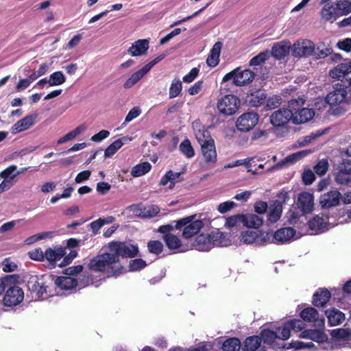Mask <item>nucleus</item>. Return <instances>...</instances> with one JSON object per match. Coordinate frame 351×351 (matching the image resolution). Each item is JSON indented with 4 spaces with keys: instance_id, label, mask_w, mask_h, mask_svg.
<instances>
[{
    "instance_id": "obj_1",
    "label": "nucleus",
    "mask_w": 351,
    "mask_h": 351,
    "mask_svg": "<svg viewBox=\"0 0 351 351\" xmlns=\"http://www.w3.org/2000/svg\"><path fill=\"white\" fill-rule=\"evenodd\" d=\"M301 221H294V225ZM337 223L331 224L329 221H307L302 227L296 226L298 230L293 227H281L274 231L275 244L278 245H287L301 238L302 236L322 234L337 226Z\"/></svg>"
},
{
    "instance_id": "obj_2",
    "label": "nucleus",
    "mask_w": 351,
    "mask_h": 351,
    "mask_svg": "<svg viewBox=\"0 0 351 351\" xmlns=\"http://www.w3.org/2000/svg\"><path fill=\"white\" fill-rule=\"evenodd\" d=\"M116 263L112 252H106L90 259L88 268L95 271L106 272L108 278L117 277L123 273L124 267L121 264Z\"/></svg>"
},
{
    "instance_id": "obj_3",
    "label": "nucleus",
    "mask_w": 351,
    "mask_h": 351,
    "mask_svg": "<svg viewBox=\"0 0 351 351\" xmlns=\"http://www.w3.org/2000/svg\"><path fill=\"white\" fill-rule=\"evenodd\" d=\"M231 243L229 234L217 228L209 234L202 233L197 235L193 245L199 251L207 252L214 247H227Z\"/></svg>"
},
{
    "instance_id": "obj_4",
    "label": "nucleus",
    "mask_w": 351,
    "mask_h": 351,
    "mask_svg": "<svg viewBox=\"0 0 351 351\" xmlns=\"http://www.w3.org/2000/svg\"><path fill=\"white\" fill-rule=\"evenodd\" d=\"M321 4L323 5L320 10L321 18L330 23L351 12V0H337Z\"/></svg>"
},
{
    "instance_id": "obj_5",
    "label": "nucleus",
    "mask_w": 351,
    "mask_h": 351,
    "mask_svg": "<svg viewBox=\"0 0 351 351\" xmlns=\"http://www.w3.org/2000/svg\"><path fill=\"white\" fill-rule=\"evenodd\" d=\"M108 248L117 263L119 262V257L132 258L139 252L138 245L130 241H111L108 243Z\"/></svg>"
},
{
    "instance_id": "obj_6",
    "label": "nucleus",
    "mask_w": 351,
    "mask_h": 351,
    "mask_svg": "<svg viewBox=\"0 0 351 351\" xmlns=\"http://www.w3.org/2000/svg\"><path fill=\"white\" fill-rule=\"evenodd\" d=\"M254 74L249 69L241 70L237 68L226 74L223 77V82L232 80V84L237 86H242L252 82Z\"/></svg>"
},
{
    "instance_id": "obj_7",
    "label": "nucleus",
    "mask_w": 351,
    "mask_h": 351,
    "mask_svg": "<svg viewBox=\"0 0 351 351\" xmlns=\"http://www.w3.org/2000/svg\"><path fill=\"white\" fill-rule=\"evenodd\" d=\"M241 105L240 99L234 95H227L218 100L217 108L224 116H230L237 112Z\"/></svg>"
},
{
    "instance_id": "obj_8",
    "label": "nucleus",
    "mask_w": 351,
    "mask_h": 351,
    "mask_svg": "<svg viewBox=\"0 0 351 351\" xmlns=\"http://www.w3.org/2000/svg\"><path fill=\"white\" fill-rule=\"evenodd\" d=\"M175 228L182 231V237L189 239L197 235L204 226L203 221H176Z\"/></svg>"
},
{
    "instance_id": "obj_9",
    "label": "nucleus",
    "mask_w": 351,
    "mask_h": 351,
    "mask_svg": "<svg viewBox=\"0 0 351 351\" xmlns=\"http://www.w3.org/2000/svg\"><path fill=\"white\" fill-rule=\"evenodd\" d=\"M50 280V277L47 275L32 276L27 282L28 289L32 293L35 294L37 299L42 298L44 293H47L48 288L47 280Z\"/></svg>"
},
{
    "instance_id": "obj_10",
    "label": "nucleus",
    "mask_w": 351,
    "mask_h": 351,
    "mask_svg": "<svg viewBox=\"0 0 351 351\" xmlns=\"http://www.w3.org/2000/svg\"><path fill=\"white\" fill-rule=\"evenodd\" d=\"M17 283L9 286L3 297V304L6 306H14L20 304L24 298V293Z\"/></svg>"
},
{
    "instance_id": "obj_11",
    "label": "nucleus",
    "mask_w": 351,
    "mask_h": 351,
    "mask_svg": "<svg viewBox=\"0 0 351 351\" xmlns=\"http://www.w3.org/2000/svg\"><path fill=\"white\" fill-rule=\"evenodd\" d=\"M291 51L295 57H307L313 55L315 45L310 40H299L293 45Z\"/></svg>"
},
{
    "instance_id": "obj_12",
    "label": "nucleus",
    "mask_w": 351,
    "mask_h": 351,
    "mask_svg": "<svg viewBox=\"0 0 351 351\" xmlns=\"http://www.w3.org/2000/svg\"><path fill=\"white\" fill-rule=\"evenodd\" d=\"M264 221H226L225 227L230 229V234H237L243 228L257 229L263 225Z\"/></svg>"
},
{
    "instance_id": "obj_13",
    "label": "nucleus",
    "mask_w": 351,
    "mask_h": 351,
    "mask_svg": "<svg viewBox=\"0 0 351 351\" xmlns=\"http://www.w3.org/2000/svg\"><path fill=\"white\" fill-rule=\"evenodd\" d=\"M257 114L250 112L241 114L237 121L236 125L239 130L247 132L252 130L258 123Z\"/></svg>"
},
{
    "instance_id": "obj_14",
    "label": "nucleus",
    "mask_w": 351,
    "mask_h": 351,
    "mask_svg": "<svg viewBox=\"0 0 351 351\" xmlns=\"http://www.w3.org/2000/svg\"><path fill=\"white\" fill-rule=\"evenodd\" d=\"M292 119L293 112L288 108H280L270 116V122L275 127L283 126L289 121L292 122Z\"/></svg>"
},
{
    "instance_id": "obj_15",
    "label": "nucleus",
    "mask_w": 351,
    "mask_h": 351,
    "mask_svg": "<svg viewBox=\"0 0 351 351\" xmlns=\"http://www.w3.org/2000/svg\"><path fill=\"white\" fill-rule=\"evenodd\" d=\"M347 95L346 88L342 84H337L333 90L328 94L326 99L330 105L335 106L345 101Z\"/></svg>"
},
{
    "instance_id": "obj_16",
    "label": "nucleus",
    "mask_w": 351,
    "mask_h": 351,
    "mask_svg": "<svg viewBox=\"0 0 351 351\" xmlns=\"http://www.w3.org/2000/svg\"><path fill=\"white\" fill-rule=\"evenodd\" d=\"M128 209L132 211L136 217L142 218L154 217L160 211L159 208L155 205H149L143 208L132 205Z\"/></svg>"
},
{
    "instance_id": "obj_17",
    "label": "nucleus",
    "mask_w": 351,
    "mask_h": 351,
    "mask_svg": "<svg viewBox=\"0 0 351 351\" xmlns=\"http://www.w3.org/2000/svg\"><path fill=\"white\" fill-rule=\"evenodd\" d=\"M298 206L304 213H311L314 206V197L309 192H302L298 197Z\"/></svg>"
},
{
    "instance_id": "obj_18",
    "label": "nucleus",
    "mask_w": 351,
    "mask_h": 351,
    "mask_svg": "<svg viewBox=\"0 0 351 351\" xmlns=\"http://www.w3.org/2000/svg\"><path fill=\"white\" fill-rule=\"evenodd\" d=\"M202 154L207 163L214 164L217 161V151L215 141L210 139L206 143L201 145Z\"/></svg>"
},
{
    "instance_id": "obj_19",
    "label": "nucleus",
    "mask_w": 351,
    "mask_h": 351,
    "mask_svg": "<svg viewBox=\"0 0 351 351\" xmlns=\"http://www.w3.org/2000/svg\"><path fill=\"white\" fill-rule=\"evenodd\" d=\"M149 49V40L140 39L134 42L128 49V53L132 56H142L147 53Z\"/></svg>"
},
{
    "instance_id": "obj_20",
    "label": "nucleus",
    "mask_w": 351,
    "mask_h": 351,
    "mask_svg": "<svg viewBox=\"0 0 351 351\" xmlns=\"http://www.w3.org/2000/svg\"><path fill=\"white\" fill-rule=\"evenodd\" d=\"M341 195L337 191H331L323 194L320 197V204L323 208H330L337 206L339 203Z\"/></svg>"
},
{
    "instance_id": "obj_21",
    "label": "nucleus",
    "mask_w": 351,
    "mask_h": 351,
    "mask_svg": "<svg viewBox=\"0 0 351 351\" xmlns=\"http://www.w3.org/2000/svg\"><path fill=\"white\" fill-rule=\"evenodd\" d=\"M193 128L196 139L200 145L209 141L210 139H213L209 132L200 122L197 121H194L193 123Z\"/></svg>"
},
{
    "instance_id": "obj_22",
    "label": "nucleus",
    "mask_w": 351,
    "mask_h": 351,
    "mask_svg": "<svg viewBox=\"0 0 351 351\" xmlns=\"http://www.w3.org/2000/svg\"><path fill=\"white\" fill-rule=\"evenodd\" d=\"M330 292L326 288H319L313 295L312 303L315 306L322 307L330 300Z\"/></svg>"
},
{
    "instance_id": "obj_23",
    "label": "nucleus",
    "mask_w": 351,
    "mask_h": 351,
    "mask_svg": "<svg viewBox=\"0 0 351 351\" xmlns=\"http://www.w3.org/2000/svg\"><path fill=\"white\" fill-rule=\"evenodd\" d=\"M315 115L312 109L303 108L294 113L293 112L292 123L294 124H302L311 120Z\"/></svg>"
},
{
    "instance_id": "obj_24",
    "label": "nucleus",
    "mask_w": 351,
    "mask_h": 351,
    "mask_svg": "<svg viewBox=\"0 0 351 351\" xmlns=\"http://www.w3.org/2000/svg\"><path fill=\"white\" fill-rule=\"evenodd\" d=\"M65 247L60 246H56L53 248L48 247L45 251V259L51 263L56 264L58 261L65 256Z\"/></svg>"
},
{
    "instance_id": "obj_25",
    "label": "nucleus",
    "mask_w": 351,
    "mask_h": 351,
    "mask_svg": "<svg viewBox=\"0 0 351 351\" xmlns=\"http://www.w3.org/2000/svg\"><path fill=\"white\" fill-rule=\"evenodd\" d=\"M325 314L328 318V324L335 326L341 324L345 320V315L337 308L327 309Z\"/></svg>"
},
{
    "instance_id": "obj_26",
    "label": "nucleus",
    "mask_w": 351,
    "mask_h": 351,
    "mask_svg": "<svg viewBox=\"0 0 351 351\" xmlns=\"http://www.w3.org/2000/svg\"><path fill=\"white\" fill-rule=\"evenodd\" d=\"M351 72V63L342 62L329 71V75L334 79L340 80Z\"/></svg>"
},
{
    "instance_id": "obj_27",
    "label": "nucleus",
    "mask_w": 351,
    "mask_h": 351,
    "mask_svg": "<svg viewBox=\"0 0 351 351\" xmlns=\"http://www.w3.org/2000/svg\"><path fill=\"white\" fill-rule=\"evenodd\" d=\"M56 285L62 290H71L78 285V280L71 276H58L55 280Z\"/></svg>"
},
{
    "instance_id": "obj_28",
    "label": "nucleus",
    "mask_w": 351,
    "mask_h": 351,
    "mask_svg": "<svg viewBox=\"0 0 351 351\" xmlns=\"http://www.w3.org/2000/svg\"><path fill=\"white\" fill-rule=\"evenodd\" d=\"M36 117V115H28L18 121L12 127V132L16 134L29 129L34 125Z\"/></svg>"
},
{
    "instance_id": "obj_29",
    "label": "nucleus",
    "mask_w": 351,
    "mask_h": 351,
    "mask_svg": "<svg viewBox=\"0 0 351 351\" xmlns=\"http://www.w3.org/2000/svg\"><path fill=\"white\" fill-rule=\"evenodd\" d=\"M258 228V245L263 246L269 243L275 244L274 231L270 228Z\"/></svg>"
},
{
    "instance_id": "obj_30",
    "label": "nucleus",
    "mask_w": 351,
    "mask_h": 351,
    "mask_svg": "<svg viewBox=\"0 0 351 351\" xmlns=\"http://www.w3.org/2000/svg\"><path fill=\"white\" fill-rule=\"evenodd\" d=\"M290 48L291 43L289 41L276 43L272 47L271 54L276 59H282L288 55Z\"/></svg>"
},
{
    "instance_id": "obj_31",
    "label": "nucleus",
    "mask_w": 351,
    "mask_h": 351,
    "mask_svg": "<svg viewBox=\"0 0 351 351\" xmlns=\"http://www.w3.org/2000/svg\"><path fill=\"white\" fill-rule=\"evenodd\" d=\"M282 202L278 199L271 200L268 207V219H280L282 214Z\"/></svg>"
},
{
    "instance_id": "obj_32",
    "label": "nucleus",
    "mask_w": 351,
    "mask_h": 351,
    "mask_svg": "<svg viewBox=\"0 0 351 351\" xmlns=\"http://www.w3.org/2000/svg\"><path fill=\"white\" fill-rule=\"evenodd\" d=\"M301 337L317 343H324L328 339L327 335L323 331L317 329L305 330L302 332Z\"/></svg>"
},
{
    "instance_id": "obj_33",
    "label": "nucleus",
    "mask_w": 351,
    "mask_h": 351,
    "mask_svg": "<svg viewBox=\"0 0 351 351\" xmlns=\"http://www.w3.org/2000/svg\"><path fill=\"white\" fill-rule=\"evenodd\" d=\"M221 47L222 44L220 42H217L213 45L206 60V63L209 66L215 67L218 64Z\"/></svg>"
},
{
    "instance_id": "obj_34",
    "label": "nucleus",
    "mask_w": 351,
    "mask_h": 351,
    "mask_svg": "<svg viewBox=\"0 0 351 351\" xmlns=\"http://www.w3.org/2000/svg\"><path fill=\"white\" fill-rule=\"evenodd\" d=\"M182 172H173L171 170L168 171L161 178L160 184L162 186L167 185L169 182L170 183L169 188L173 189L176 182L181 181L180 178Z\"/></svg>"
},
{
    "instance_id": "obj_35",
    "label": "nucleus",
    "mask_w": 351,
    "mask_h": 351,
    "mask_svg": "<svg viewBox=\"0 0 351 351\" xmlns=\"http://www.w3.org/2000/svg\"><path fill=\"white\" fill-rule=\"evenodd\" d=\"M261 338L257 335L247 337L241 344L242 351H256L261 346Z\"/></svg>"
},
{
    "instance_id": "obj_36",
    "label": "nucleus",
    "mask_w": 351,
    "mask_h": 351,
    "mask_svg": "<svg viewBox=\"0 0 351 351\" xmlns=\"http://www.w3.org/2000/svg\"><path fill=\"white\" fill-rule=\"evenodd\" d=\"M148 71L143 66L138 71L134 72L123 84V88L128 89L134 86L147 73Z\"/></svg>"
},
{
    "instance_id": "obj_37",
    "label": "nucleus",
    "mask_w": 351,
    "mask_h": 351,
    "mask_svg": "<svg viewBox=\"0 0 351 351\" xmlns=\"http://www.w3.org/2000/svg\"><path fill=\"white\" fill-rule=\"evenodd\" d=\"M300 317L304 322H315L318 319L319 313L314 307L308 306L300 312Z\"/></svg>"
},
{
    "instance_id": "obj_38",
    "label": "nucleus",
    "mask_w": 351,
    "mask_h": 351,
    "mask_svg": "<svg viewBox=\"0 0 351 351\" xmlns=\"http://www.w3.org/2000/svg\"><path fill=\"white\" fill-rule=\"evenodd\" d=\"M241 348V343L237 337H229L224 341L221 349L223 351H239Z\"/></svg>"
},
{
    "instance_id": "obj_39",
    "label": "nucleus",
    "mask_w": 351,
    "mask_h": 351,
    "mask_svg": "<svg viewBox=\"0 0 351 351\" xmlns=\"http://www.w3.org/2000/svg\"><path fill=\"white\" fill-rule=\"evenodd\" d=\"M241 241L245 244L255 243L258 245V228L256 230H245L241 232Z\"/></svg>"
},
{
    "instance_id": "obj_40",
    "label": "nucleus",
    "mask_w": 351,
    "mask_h": 351,
    "mask_svg": "<svg viewBox=\"0 0 351 351\" xmlns=\"http://www.w3.org/2000/svg\"><path fill=\"white\" fill-rule=\"evenodd\" d=\"M19 276L16 274H10L0 278V295H1L5 289L12 286L14 283H17Z\"/></svg>"
},
{
    "instance_id": "obj_41",
    "label": "nucleus",
    "mask_w": 351,
    "mask_h": 351,
    "mask_svg": "<svg viewBox=\"0 0 351 351\" xmlns=\"http://www.w3.org/2000/svg\"><path fill=\"white\" fill-rule=\"evenodd\" d=\"M162 239L169 250H177L182 245L180 239L173 234H166Z\"/></svg>"
},
{
    "instance_id": "obj_42",
    "label": "nucleus",
    "mask_w": 351,
    "mask_h": 351,
    "mask_svg": "<svg viewBox=\"0 0 351 351\" xmlns=\"http://www.w3.org/2000/svg\"><path fill=\"white\" fill-rule=\"evenodd\" d=\"M152 165L148 162L138 164L135 165L131 171L133 177H140L148 173L151 169Z\"/></svg>"
},
{
    "instance_id": "obj_43",
    "label": "nucleus",
    "mask_w": 351,
    "mask_h": 351,
    "mask_svg": "<svg viewBox=\"0 0 351 351\" xmlns=\"http://www.w3.org/2000/svg\"><path fill=\"white\" fill-rule=\"evenodd\" d=\"M66 82V77L62 71H56L49 75L48 84L49 86H56L63 84Z\"/></svg>"
},
{
    "instance_id": "obj_44",
    "label": "nucleus",
    "mask_w": 351,
    "mask_h": 351,
    "mask_svg": "<svg viewBox=\"0 0 351 351\" xmlns=\"http://www.w3.org/2000/svg\"><path fill=\"white\" fill-rule=\"evenodd\" d=\"M179 149L187 158L195 156V151L189 139L184 140L179 145Z\"/></svg>"
},
{
    "instance_id": "obj_45",
    "label": "nucleus",
    "mask_w": 351,
    "mask_h": 351,
    "mask_svg": "<svg viewBox=\"0 0 351 351\" xmlns=\"http://www.w3.org/2000/svg\"><path fill=\"white\" fill-rule=\"evenodd\" d=\"M17 167L14 165H10L5 169L0 172V177L2 179H8L10 181H14L16 176L21 174V172H16Z\"/></svg>"
},
{
    "instance_id": "obj_46",
    "label": "nucleus",
    "mask_w": 351,
    "mask_h": 351,
    "mask_svg": "<svg viewBox=\"0 0 351 351\" xmlns=\"http://www.w3.org/2000/svg\"><path fill=\"white\" fill-rule=\"evenodd\" d=\"M291 330L287 322H285L282 326L276 328L277 338L281 340H287L291 336Z\"/></svg>"
},
{
    "instance_id": "obj_47",
    "label": "nucleus",
    "mask_w": 351,
    "mask_h": 351,
    "mask_svg": "<svg viewBox=\"0 0 351 351\" xmlns=\"http://www.w3.org/2000/svg\"><path fill=\"white\" fill-rule=\"evenodd\" d=\"M311 153L310 150H302L300 152H298L296 153H294L289 156H287L284 161L281 162V164H279V165H283L285 163H293L296 161L300 160L304 156H307Z\"/></svg>"
},
{
    "instance_id": "obj_48",
    "label": "nucleus",
    "mask_w": 351,
    "mask_h": 351,
    "mask_svg": "<svg viewBox=\"0 0 351 351\" xmlns=\"http://www.w3.org/2000/svg\"><path fill=\"white\" fill-rule=\"evenodd\" d=\"M261 339L264 341V343L267 344H272L276 339H277V335L276 330H272L270 329H264L261 332Z\"/></svg>"
},
{
    "instance_id": "obj_49",
    "label": "nucleus",
    "mask_w": 351,
    "mask_h": 351,
    "mask_svg": "<svg viewBox=\"0 0 351 351\" xmlns=\"http://www.w3.org/2000/svg\"><path fill=\"white\" fill-rule=\"evenodd\" d=\"M147 266L146 261L142 258L132 259L129 262V271H137L144 269Z\"/></svg>"
},
{
    "instance_id": "obj_50",
    "label": "nucleus",
    "mask_w": 351,
    "mask_h": 351,
    "mask_svg": "<svg viewBox=\"0 0 351 351\" xmlns=\"http://www.w3.org/2000/svg\"><path fill=\"white\" fill-rule=\"evenodd\" d=\"M123 146L122 141L116 140L111 143L104 152V157L110 158L112 156Z\"/></svg>"
},
{
    "instance_id": "obj_51",
    "label": "nucleus",
    "mask_w": 351,
    "mask_h": 351,
    "mask_svg": "<svg viewBox=\"0 0 351 351\" xmlns=\"http://www.w3.org/2000/svg\"><path fill=\"white\" fill-rule=\"evenodd\" d=\"M147 248L150 253L158 255L163 250V244L157 240L149 241L147 243Z\"/></svg>"
},
{
    "instance_id": "obj_52",
    "label": "nucleus",
    "mask_w": 351,
    "mask_h": 351,
    "mask_svg": "<svg viewBox=\"0 0 351 351\" xmlns=\"http://www.w3.org/2000/svg\"><path fill=\"white\" fill-rule=\"evenodd\" d=\"M269 58V53L267 51L261 52L257 56L252 58L250 61V66H259L263 64Z\"/></svg>"
},
{
    "instance_id": "obj_53",
    "label": "nucleus",
    "mask_w": 351,
    "mask_h": 351,
    "mask_svg": "<svg viewBox=\"0 0 351 351\" xmlns=\"http://www.w3.org/2000/svg\"><path fill=\"white\" fill-rule=\"evenodd\" d=\"M182 90V83L180 80H173L169 88V97H176Z\"/></svg>"
},
{
    "instance_id": "obj_54",
    "label": "nucleus",
    "mask_w": 351,
    "mask_h": 351,
    "mask_svg": "<svg viewBox=\"0 0 351 351\" xmlns=\"http://www.w3.org/2000/svg\"><path fill=\"white\" fill-rule=\"evenodd\" d=\"M328 168V162L327 160L323 159L319 160L314 167V171L317 175L323 176L327 172Z\"/></svg>"
},
{
    "instance_id": "obj_55",
    "label": "nucleus",
    "mask_w": 351,
    "mask_h": 351,
    "mask_svg": "<svg viewBox=\"0 0 351 351\" xmlns=\"http://www.w3.org/2000/svg\"><path fill=\"white\" fill-rule=\"evenodd\" d=\"M28 255L32 260L37 261H43L45 258V252L40 247L29 251Z\"/></svg>"
},
{
    "instance_id": "obj_56",
    "label": "nucleus",
    "mask_w": 351,
    "mask_h": 351,
    "mask_svg": "<svg viewBox=\"0 0 351 351\" xmlns=\"http://www.w3.org/2000/svg\"><path fill=\"white\" fill-rule=\"evenodd\" d=\"M269 204L264 201H257L254 204V212L258 215H264L268 212Z\"/></svg>"
},
{
    "instance_id": "obj_57",
    "label": "nucleus",
    "mask_w": 351,
    "mask_h": 351,
    "mask_svg": "<svg viewBox=\"0 0 351 351\" xmlns=\"http://www.w3.org/2000/svg\"><path fill=\"white\" fill-rule=\"evenodd\" d=\"M335 181L340 184H346L351 181L349 175L336 169L335 173Z\"/></svg>"
},
{
    "instance_id": "obj_58",
    "label": "nucleus",
    "mask_w": 351,
    "mask_h": 351,
    "mask_svg": "<svg viewBox=\"0 0 351 351\" xmlns=\"http://www.w3.org/2000/svg\"><path fill=\"white\" fill-rule=\"evenodd\" d=\"M281 104V97L278 95H274L267 100L266 108L267 110H271L278 108Z\"/></svg>"
},
{
    "instance_id": "obj_59",
    "label": "nucleus",
    "mask_w": 351,
    "mask_h": 351,
    "mask_svg": "<svg viewBox=\"0 0 351 351\" xmlns=\"http://www.w3.org/2000/svg\"><path fill=\"white\" fill-rule=\"evenodd\" d=\"M291 330L296 332L301 331L304 328V323L300 319H293L287 321Z\"/></svg>"
},
{
    "instance_id": "obj_60",
    "label": "nucleus",
    "mask_w": 351,
    "mask_h": 351,
    "mask_svg": "<svg viewBox=\"0 0 351 351\" xmlns=\"http://www.w3.org/2000/svg\"><path fill=\"white\" fill-rule=\"evenodd\" d=\"M332 53V50L328 47H322L318 46L316 49L315 48V51L313 52L314 56L316 58H324L326 56L330 55Z\"/></svg>"
},
{
    "instance_id": "obj_61",
    "label": "nucleus",
    "mask_w": 351,
    "mask_h": 351,
    "mask_svg": "<svg viewBox=\"0 0 351 351\" xmlns=\"http://www.w3.org/2000/svg\"><path fill=\"white\" fill-rule=\"evenodd\" d=\"M87 128V125L85 123L81 124L79 126H77L75 129L69 132L66 134L67 139L69 141H71L72 139H74L76 136L80 135L82 132L85 131Z\"/></svg>"
},
{
    "instance_id": "obj_62",
    "label": "nucleus",
    "mask_w": 351,
    "mask_h": 351,
    "mask_svg": "<svg viewBox=\"0 0 351 351\" xmlns=\"http://www.w3.org/2000/svg\"><path fill=\"white\" fill-rule=\"evenodd\" d=\"M235 206L236 204L233 201H227L221 203L217 207V210L220 213L224 214L231 210Z\"/></svg>"
},
{
    "instance_id": "obj_63",
    "label": "nucleus",
    "mask_w": 351,
    "mask_h": 351,
    "mask_svg": "<svg viewBox=\"0 0 351 351\" xmlns=\"http://www.w3.org/2000/svg\"><path fill=\"white\" fill-rule=\"evenodd\" d=\"M315 179V176L312 170L308 169L302 173V181L306 185L311 184Z\"/></svg>"
},
{
    "instance_id": "obj_64",
    "label": "nucleus",
    "mask_w": 351,
    "mask_h": 351,
    "mask_svg": "<svg viewBox=\"0 0 351 351\" xmlns=\"http://www.w3.org/2000/svg\"><path fill=\"white\" fill-rule=\"evenodd\" d=\"M336 170H339L341 172L345 173L349 176L351 175V160H345L342 162L339 163Z\"/></svg>"
}]
</instances>
